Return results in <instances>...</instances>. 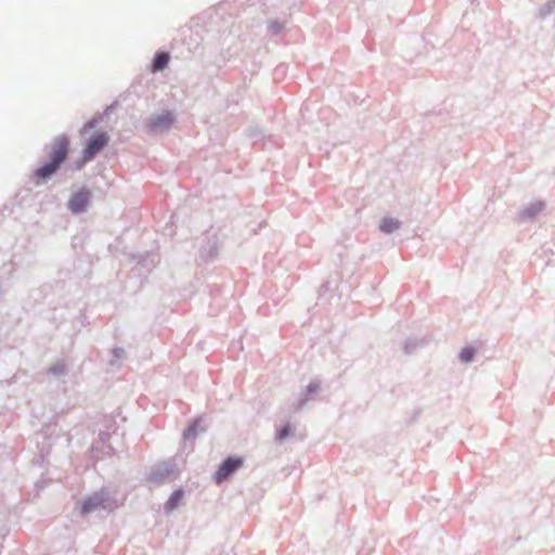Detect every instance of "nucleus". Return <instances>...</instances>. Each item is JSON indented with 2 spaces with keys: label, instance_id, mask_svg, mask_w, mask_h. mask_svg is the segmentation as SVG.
Wrapping results in <instances>:
<instances>
[{
  "label": "nucleus",
  "instance_id": "8",
  "mask_svg": "<svg viewBox=\"0 0 555 555\" xmlns=\"http://www.w3.org/2000/svg\"><path fill=\"white\" fill-rule=\"evenodd\" d=\"M400 227V222L393 218H384L380 222V230L385 233H391L398 230Z\"/></svg>",
  "mask_w": 555,
  "mask_h": 555
},
{
  "label": "nucleus",
  "instance_id": "9",
  "mask_svg": "<svg viewBox=\"0 0 555 555\" xmlns=\"http://www.w3.org/2000/svg\"><path fill=\"white\" fill-rule=\"evenodd\" d=\"M460 358L463 362H469L474 358V349L473 348H464L461 353Z\"/></svg>",
  "mask_w": 555,
  "mask_h": 555
},
{
  "label": "nucleus",
  "instance_id": "12",
  "mask_svg": "<svg viewBox=\"0 0 555 555\" xmlns=\"http://www.w3.org/2000/svg\"><path fill=\"white\" fill-rule=\"evenodd\" d=\"M288 435V427H285L280 433V439L285 438Z\"/></svg>",
  "mask_w": 555,
  "mask_h": 555
},
{
  "label": "nucleus",
  "instance_id": "11",
  "mask_svg": "<svg viewBox=\"0 0 555 555\" xmlns=\"http://www.w3.org/2000/svg\"><path fill=\"white\" fill-rule=\"evenodd\" d=\"M542 209H543V204L537 203V204H533L528 209H526L525 214H527L528 216H533V215L540 212Z\"/></svg>",
  "mask_w": 555,
  "mask_h": 555
},
{
  "label": "nucleus",
  "instance_id": "6",
  "mask_svg": "<svg viewBox=\"0 0 555 555\" xmlns=\"http://www.w3.org/2000/svg\"><path fill=\"white\" fill-rule=\"evenodd\" d=\"M172 121V116L170 113L163 114L160 116H157L151 120V128L152 129H158L168 127Z\"/></svg>",
  "mask_w": 555,
  "mask_h": 555
},
{
  "label": "nucleus",
  "instance_id": "10",
  "mask_svg": "<svg viewBox=\"0 0 555 555\" xmlns=\"http://www.w3.org/2000/svg\"><path fill=\"white\" fill-rule=\"evenodd\" d=\"M98 504H99V502H96L95 500L89 499V500L85 501V503L82 504L81 512L88 513V512L92 511Z\"/></svg>",
  "mask_w": 555,
  "mask_h": 555
},
{
  "label": "nucleus",
  "instance_id": "2",
  "mask_svg": "<svg viewBox=\"0 0 555 555\" xmlns=\"http://www.w3.org/2000/svg\"><path fill=\"white\" fill-rule=\"evenodd\" d=\"M108 143L106 133H96L93 135L83 151L82 159L77 162V169H80L87 162L91 160Z\"/></svg>",
  "mask_w": 555,
  "mask_h": 555
},
{
  "label": "nucleus",
  "instance_id": "7",
  "mask_svg": "<svg viewBox=\"0 0 555 555\" xmlns=\"http://www.w3.org/2000/svg\"><path fill=\"white\" fill-rule=\"evenodd\" d=\"M183 499V491L182 490H175L172 492V494L170 495V498L168 499V501L166 502V509L168 512H171L173 511L175 508L178 507V505L180 504V502L182 501Z\"/></svg>",
  "mask_w": 555,
  "mask_h": 555
},
{
  "label": "nucleus",
  "instance_id": "1",
  "mask_svg": "<svg viewBox=\"0 0 555 555\" xmlns=\"http://www.w3.org/2000/svg\"><path fill=\"white\" fill-rule=\"evenodd\" d=\"M69 151V140L65 135L56 137L50 147V162L39 167L35 171V177L38 180L44 181L54 175L60 168L61 164L66 159Z\"/></svg>",
  "mask_w": 555,
  "mask_h": 555
},
{
  "label": "nucleus",
  "instance_id": "5",
  "mask_svg": "<svg viewBox=\"0 0 555 555\" xmlns=\"http://www.w3.org/2000/svg\"><path fill=\"white\" fill-rule=\"evenodd\" d=\"M169 59L170 57H169L168 53H165V52L157 53L154 59V62H153L152 70L159 72V70H163L164 68H166L169 63Z\"/></svg>",
  "mask_w": 555,
  "mask_h": 555
},
{
  "label": "nucleus",
  "instance_id": "4",
  "mask_svg": "<svg viewBox=\"0 0 555 555\" xmlns=\"http://www.w3.org/2000/svg\"><path fill=\"white\" fill-rule=\"evenodd\" d=\"M91 193L90 191L82 189L77 193L73 194L68 201V208L73 212H81L86 209L89 204Z\"/></svg>",
  "mask_w": 555,
  "mask_h": 555
},
{
  "label": "nucleus",
  "instance_id": "3",
  "mask_svg": "<svg viewBox=\"0 0 555 555\" xmlns=\"http://www.w3.org/2000/svg\"><path fill=\"white\" fill-rule=\"evenodd\" d=\"M243 465V460L241 457H228L220 466L216 473V482L221 483L225 479H228L234 472H236Z\"/></svg>",
  "mask_w": 555,
  "mask_h": 555
}]
</instances>
